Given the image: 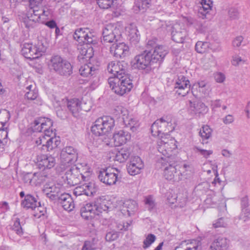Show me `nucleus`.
Segmentation results:
<instances>
[{"mask_svg":"<svg viewBox=\"0 0 250 250\" xmlns=\"http://www.w3.org/2000/svg\"><path fill=\"white\" fill-rule=\"evenodd\" d=\"M144 202L146 208L149 211H151L155 208L156 203L152 195L145 197Z\"/></svg>","mask_w":250,"mask_h":250,"instance_id":"44","label":"nucleus"},{"mask_svg":"<svg viewBox=\"0 0 250 250\" xmlns=\"http://www.w3.org/2000/svg\"><path fill=\"white\" fill-rule=\"evenodd\" d=\"M202 242L199 240H192L190 243L187 244L184 250H201ZM174 250H183L180 247H177Z\"/></svg>","mask_w":250,"mask_h":250,"instance_id":"41","label":"nucleus"},{"mask_svg":"<svg viewBox=\"0 0 250 250\" xmlns=\"http://www.w3.org/2000/svg\"><path fill=\"white\" fill-rule=\"evenodd\" d=\"M104 135H106L111 132L115 126L114 119L109 116H104Z\"/></svg>","mask_w":250,"mask_h":250,"instance_id":"40","label":"nucleus"},{"mask_svg":"<svg viewBox=\"0 0 250 250\" xmlns=\"http://www.w3.org/2000/svg\"><path fill=\"white\" fill-rule=\"evenodd\" d=\"M135 7L140 11L144 10L149 7V0H136L135 2Z\"/></svg>","mask_w":250,"mask_h":250,"instance_id":"50","label":"nucleus"},{"mask_svg":"<svg viewBox=\"0 0 250 250\" xmlns=\"http://www.w3.org/2000/svg\"><path fill=\"white\" fill-rule=\"evenodd\" d=\"M212 130L207 125H203L199 131V135L201 138L202 143L207 144L208 140L212 136Z\"/></svg>","mask_w":250,"mask_h":250,"instance_id":"39","label":"nucleus"},{"mask_svg":"<svg viewBox=\"0 0 250 250\" xmlns=\"http://www.w3.org/2000/svg\"><path fill=\"white\" fill-rule=\"evenodd\" d=\"M156 237L153 234H148L143 241V247L146 249L149 248L156 240Z\"/></svg>","mask_w":250,"mask_h":250,"instance_id":"47","label":"nucleus"},{"mask_svg":"<svg viewBox=\"0 0 250 250\" xmlns=\"http://www.w3.org/2000/svg\"><path fill=\"white\" fill-rule=\"evenodd\" d=\"M52 120L45 117H40L34 121L33 130L36 132H44V135L39 137L36 143L38 146L42 145V149L49 151L56 147L59 144V141L54 136L55 135L52 128Z\"/></svg>","mask_w":250,"mask_h":250,"instance_id":"1","label":"nucleus"},{"mask_svg":"<svg viewBox=\"0 0 250 250\" xmlns=\"http://www.w3.org/2000/svg\"><path fill=\"white\" fill-rule=\"evenodd\" d=\"M116 228L119 230H126L127 229L130 224L127 222L119 221L116 223Z\"/></svg>","mask_w":250,"mask_h":250,"instance_id":"59","label":"nucleus"},{"mask_svg":"<svg viewBox=\"0 0 250 250\" xmlns=\"http://www.w3.org/2000/svg\"><path fill=\"white\" fill-rule=\"evenodd\" d=\"M228 15L231 20H236L239 18V13L237 9L231 7L229 10Z\"/></svg>","mask_w":250,"mask_h":250,"instance_id":"60","label":"nucleus"},{"mask_svg":"<svg viewBox=\"0 0 250 250\" xmlns=\"http://www.w3.org/2000/svg\"><path fill=\"white\" fill-rule=\"evenodd\" d=\"M167 47L163 45H157L151 51L146 53L151 63L162 62L168 53Z\"/></svg>","mask_w":250,"mask_h":250,"instance_id":"14","label":"nucleus"},{"mask_svg":"<svg viewBox=\"0 0 250 250\" xmlns=\"http://www.w3.org/2000/svg\"><path fill=\"white\" fill-rule=\"evenodd\" d=\"M138 205L137 203L133 200H127L123 203L121 210L125 215H127L131 216L135 215L138 211Z\"/></svg>","mask_w":250,"mask_h":250,"instance_id":"25","label":"nucleus"},{"mask_svg":"<svg viewBox=\"0 0 250 250\" xmlns=\"http://www.w3.org/2000/svg\"><path fill=\"white\" fill-rule=\"evenodd\" d=\"M121 178L120 171L116 168L104 169L99 172L98 179L106 185L115 184Z\"/></svg>","mask_w":250,"mask_h":250,"instance_id":"11","label":"nucleus"},{"mask_svg":"<svg viewBox=\"0 0 250 250\" xmlns=\"http://www.w3.org/2000/svg\"><path fill=\"white\" fill-rule=\"evenodd\" d=\"M110 53L117 58H124L129 52V47L124 42L114 43L110 47Z\"/></svg>","mask_w":250,"mask_h":250,"instance_id":"22","label":"nucleus"},{"mask_svg":"<svg viewBox=\"0 0 250 250\" xmlns=\"http://www.w3.org/2000/svg\"><path fill=\"white\" fill-rule=\"evenodd\" d=\"M42 0H29V6L31 12H33L34 10L38 9L39 7L42 6Z\"/></svg>","mask_w":250,"mask_h":250,"instance_id":"56","label":"nucleus"},{"mask_svg":"<svg viewBox=\"0 0 250 250\" xmlns=\"http://www.w3.org/2000/svg\"><path fill=\"white\" fill-rule=\"evenodd\" d=\"M190 82L185 76L180 75L178 76L174 84V90L179 95L185 96L189 91Z\"/></svg>","mask_w":250,"mask_h":250,"instance_id":"16","label":"nucleus"},{"mask_svg":"<svg viewBox=\"0 0 250 250\" xmlns=\"http://www.w3.org/2000/svg\"><path fill=\"white\" fill-rule=\"evenodd\" d=\"M194 150L195 152L199 153L200 155L203 156L206 158H208L209 156L213 153V151L212 150L201 149L198 146H195Z\"/></svg>","mask_w":250,"mask_h":250,"instance_id":"52","label":"nucleus"},{"mask_svg":"<svg viewBox=\"0 0 250 250\" xmlns=\"http://www.w3.org/2000/svg\"><path fill=\"white\" fill-rule=\"evenodd\" d=\"M12 230L20 236H21L23 233L22 229L20 224V219L19 218H15V220L12 227Z\"/></svg>","mask_w":250,"mask_h":250,"instance_id":"48","label":"nucleus"},{"mask_svg":"<svg viewBox=\"0 0 250 250\" xmlns=\"http://www.w3.org/2000/svg\"><path fill=\"white\" fill-rule=\"evenodd\" d=\"M240 206L241 208H249V198L248 195H241L240 197Z\"/></svg>","mask_w":250,"mask_h":250,"instance_id":"58","label":"nucleus"},{"mask_svg":"<svg viewBox=\"0 0 250 250\" xmlns=\"http://www.w3.org/2000/svg\"><path fill=\"white\" fill-rule=\"evenodd\" d=\"M33 14L35 15L40 22H45L53 16L54 10L48 5L41 6L38 9L34 10Z\"/></svg>","mask_w":250,"mask_h":250,"instance_id":"19","label":"nucleus"},{"mask_svg":"<svg viewBox=\"0 0 250 250\" xmlns=\"http://www.w3.org/2000/svg\"><path fill=\"white\" fill-rule=\"evenodd\" d=\"M166 196L167 202L171 204H173L177 202V198H180L179 197L176 196V195L172 193L171 191H168L167 193Z\"/></svg>","mask_w":250,"mask_h":250,"instance_id":"63","label":"nucleus"},{"mask_svg":"<svg viewBox=\"0 0 250 250\" xmlns=\"http://www.w3.org/2000/svg\"><path fill=\"white\" fill-rule=\"evenodd\" d=\"M58 200L65 210L69 212L74 208L75 205L73 200L69 194L65 193L61 194Z\"/></svg>","mask_w":250,"mask_h":250,"instance_id":"29","label":"nucleus"},{"mask_svg":"<svg viewBox=\"0 0 250 250\" xmlns=\"http://www.w3.org/2000/svg\"><path fill=\"white\" fill-rule=\"evenodd\" d=\"M107 71L109 73L113 75L114 77L118 76L122 74L124 75L125 74V68L123 66L122 62L112 61L108 63Z\"/></svg>","mask_w":250,"mask_h":250,"instance_id":"30","label":"nucleus"},{"mask_svg":"<svg viewBox=\"0 0 250 250\" xmlns=\"http://www.w3.org/2000/svg\"><path fill=\"white\" fill-rule=\"evenodd\" d=\"M110 87L116 94L122 96L129 92L132 88V81L126 74L110 77L108 79Z\"/></svg>","mask_w":250,"mask_h":250,"instance_id":"4","label":"nucleus"},{"mask_svg":"<svg viewBox=\"0 0 250 250\" xmlns=\"http://www.w3.org/2000/svg\"><path fill=\"white\" fill-rule=\"evenodd\" d=\"M49 66L61 75L69 76L72 73V67L70 63L59 56L52 57Z\"/></svg>","mask_w":250,"mask_h":250,"instance_id":"10","label":"nucleus"},{"mask_svg":"<svg viewBox=\"0 0 250 250\" xmlns=\"http://www.w3.org/2000/svg\"><path fill=\"white\" fill-rule=\"evenodd\" d=\"M144 167V163L140 157L135 156L127 166V169L129 174L135 175L140 173Z\"/></svg>","mask_w":250,"mask_h":250,"instance_id":"24","label":"nucleus"},{"mask_svg":"<svg viewBox=\"0 0 250 250\" xmlns=\"http://www.w3.org/2000/svg\"><path fill=\"white\" fill-rule=\"evenodd\" d=\"M222 201V199H221L220 195H217L213 191H210V193L208 194L205 203L208 207L214 208L220 205Z\"/></svg>","mask_w":250,"mask_h":250,"instance_id":"34","label":"nucleus"},{"mask_svg":"<svg viewBox=\"0 0 250 250\" xmlns=\"http://www.w3.org/2000/svg\"><path fill=\"white\" fill-rule=\"evenodd\" d=\"M88 86L86 87L88 91L95 90L99 85V78L95 75L92 76L89 81Z\"/></svg>","mask_w":250,"mask_h":250,"instance_id":"45","label":"nucleus"},{"mask_svg":"<svg viewBox=\"0 0 250 250\" xmlns=\"http://www.w3.org/2000/svg\"><path fill=\"white\" fill-rule=\"evenodd\" d=\"M40 203L37 202L35 197L30 194H27L25 196L24 200L21 202V205L25 208L33 209L38 207Z\"/></svg>","mask_w":250,"mask_h":250,"instance_id":"36","label":"nucleus"},{"mask_svg":"<svg viewBox=\"0 0 250 250\" xmlns=\"http://www.w3.org/2000/svg\"><path fill=\"white\" fill-rule=\"evenodd\" d=\"M188 34L186 30L185 29H180L178 30V25H175L171 32L172 40L177 43H183Z\"/></svg>","mask_w":250,"mask_h":250,"instance_id":"32","label":"nucleus"},{"mask_svg":"<svg viewBox=\"0 0 250 250\" xmlns=\"http://www.w3.org/2000/svg\"><path fill=\"white\" fill-rule=\"evenodd\" d=\"M43 47L39 48L36 45L30 43H25L23 44L21 52L22 55L26 58L33 60L38 58L44 52Z\"/></svg>","mask_w":250,"mask_h":250,"instance_id":"13","label":"nucleus"},{"mask_svg":"<svg viewBox=\"0 0 250 250\" xmlns=\"http://www.w3.org/2000/svg\"><path fill=\"white\" fill-rule=\"evenodd\" d=\"M177 157H171L170 159H159L157 165L164 171V175L168 180L179 181L188 174L187 172L191 171V167L189 165L184 164L180 166Z\"/></svg>","mask_w":250,"mask_h":250,"instance_id":"2","label":"nucleus"},{"mask_svg":"<svg viewBox=\"0 0 250 250\" xmlns=\"http://www.w3.org/2000/svg\"><path fill=\"white\" fill-rule=\"evenodd\" d=\"M201 6H199V13L202 15V18L204 19L206 14L209 11L212 6L211 0H199Z\"/></svg>","mask_w":250,"mask_h":250,"instance_id":"37","label":"nucleus"},{"mask_svg":"<svg viewBox=\"0 0 250 250\" xmlns=\"http://www.w3.org/2000/svg\"><path fill=\"white\" fill-rule=\"evenodd\" d=\"M89 172V168L86 165L77 164L73 166L68 172H65V175L63 176L62 178L65 183L69 186H72L77 184L80 178L85 180Z\"/></svg>","mask_w":250,"mask_h":250,"instance_id":"5","label":"nucleus"},{"mask_svg":"<svg viewBox=\"0 0 250 250\" xmlns=\"http://www.w3.org/2000/svg\"><path fill=\"white\" fill-rule=\"evenodd\" d=\"M239 218L245 222L250 220V209L249 208H241Z\"/></svg>","mask_w":250,"mask_h":250,"instance_id":"51","label":"nucleus"},{"mask_svg":"<svg viewBox=\"0 0 250 250\" xmlns=\"http://www.w3.org/2000/svg\"><path fill=\"white\" fill-rule=\"evenodd\" d=\"M229 240L222 236H217L212 241L208 250H227Z\"/></svg>","mask_w":250,"mask_h":250,"instance_id":"26","label":"nucleus"},{"mask_svg":"<svg viewBox=\"0 0 250 250\" xmlns=\"http://www.w3.org/2000/svg\"><path fill=\"white\" fill-rule=\"evenodd\" d=\"M25 97L29 100H39V99L38 98V92L37 90L35 88L33 90H30L29 91H27L25 94Z\"/></svg>","mask_w":250,"mask_h":250,"instance_id":"54","label":"nucleus"},{"mask_svg":"<svg viewBox=\"0 0 250 250\" xmlns=\"http://www.w3.org/2000/svg\"><path fill=\"white\" fill-rule=\"evenodd\" d=\"M212 225L214 228H225L228 225V219L221 217L215 220Z\"/></svg>","mask_w":250,"mask_h":250,"instance_id":"49","label":"nucleus"},{"mask_svg":"<svg viewBox=\"0 0 250 250\" xmlns=\"http://www.w3.org/2000/svg\"><path fill=\"white\" fill-rule=\"evenodd\" d=\"M99 6L102 9H108L112 5L114 0H96Z\"/></svg>","mask_w":250,"mask_h":250,"instance_id":"53","label":"nucleus"},{"mask_svg":"<svg viewBox=\"0 0 250 250\" xmlns=\"http://www.w3.org/2000/svg\"><path fill=\"white\" fill-rule=\"evenodd\" d=\"M94 36L89 33V29L87 28H79L76 30L73 38L80 44H90L94 42Z\"/></svg>","mask_w":250,"mask_h":250,"instance_id":"18","label":"nucleus"},{"mask_svg":"<svg viewBox=\"0 0 250 250\" xmlns=\"http://www.w3.org/2000/svg\"><path fill=\"white\" fill-rule=\"evenodd\" d=\"M123 29L121 23H110L106 24L103 29V37L104 42H113L119 40Z\"/></svg>","mask_w":250,"mask_h":250,"instance_id":"9","label":"nucleus"},{"mask_svg":"<svg viewBox=\"0 0 250 250\" xmlns=\"http://www.w3.org/2000/svg\"><path fill=\"white\" fill-rule=\"evenodd\" d=\"M80 55L78 58L80 59L88 60L90 59L93 56V48L89 47L87 48L85 46H82L80 48Z\"/></svg>","mask_w":250,"mask_h":250,"instance_id":"42","label":"nucleus"},{"mask_svg":"<svg viewBox=\"0 0 250 250\" xmlns=\"http://www.w3.org/2000/svg\"><path fill=\"white\" fill-rule=\"evenodd\" d=\"M151 63L149 57L146 53H143L136 56L131 61L132 67L138 69H145Z\"/></svg>","mask_w":250,"mask_h":250,"instance_id":"21","label":"nucleus"},{"mask_svg":"<svg viewBox=\"0 0 250 250\" xmlns=\"http://www.w3.org/2000/svg\"><path fill=\"white\" fill-rule=\"evenodd\" d=\"M38 168L42 171L50 170L53 168L56 164L55 157L51 155H38L35 160Z\"/></svg>","mask_w":250,"mask_h":250,"instance_id":"12","label":"nucleus"},{"mask_svg":"<svg viewBox=\"0 0 250 250\" xmlns=\"http://www.w3.org/2000/svg\"><path fill=\"white\" fill-rule=\"evenodd\" d=\"M104 116L97 119L91 127V131L93 134L97 136L104 135Z\"/></svg>","mask_w":250,"mask_h":250,"instance_id":"33","label":"nucleus"},{"mask_svg":"<svg viewBox=\"0 0 250 250\" xmlns=\"http://www.w3.org/2000/svg\"><path fill=\"white\" fill-rule=\"evenodd\" d=\"M40 22L33 12L22 18V22L26 28L31 29L37 26L38 22Z\"/></svg>","mask_w":250,"mask_h":250,"instance_id":"35","label":"nucleus"},{"mask_svg":"<svg viewBox=\"0 0 250 250\" xmlns=\"http://www.w3.org/2000/svg\"><path fill=\"white\" fill-rule=\"evenodd\" d=\"M96 248L93 240L85 241L82 248V250H92Z\"/></svg>","mask_w":250,"mask_h":250,"instance_id":"64","label":"nucleus"},{"mask_svg":"<svg viewBox=\"0 0 250 250\" xmlns=\"http://www.w3.org/2000/svg\"><path fill=\"white\" fill-rule=\"evenodd\" d=\"M123 122L126 126L130 127V130L133 131H136L139 126L138 121L132 117L123 118Z\"/></svg>","mask_w":250,"mask_h":250,"instance_id":"43","label":"nucleus"},{"mask_svg":"<svg viewBox=\"0 0 250 250\" xmlns=\"http://www.w3.org/2000/svg\"><path fill=\"white\" fill-rule=\"evenodd\" d=\"M126 31L131 42L135 44L139 42L140 36L135 24L131 23L128 25L126 27Z\"/></svg>","mask_w":250,"mask_h":250,"instance_id":"31","label":"nucleus"},{"mask_svg":"<svg viewBox=\"0 0 250 250\" xmlns=\"http://www.w3.org/2000/svg\"><path fill=\"white\" fill-rule=\"evenodd\" d=\"M189 104L188 111L191 115L196 117L203 116L208 111V107L201 101H189Z\"/></svg>","mask_w":250,"mask_h":250,"instance_id":"17","label":"nucleus"},{"mask_svg":"<svg viewBox=\"0 0 250 250\" xmlns=\"http://www.w3.org/2000/svg\"><path fill=\"white\" fill-rule=\"evenodd\" d=\"M212 171L214 173L215 178L214 180L211 182V185L213 186H216L217 184L220 185L222 183V181L219 177V174L217 171V166H213L212 168Z\"/></svg>","mask_w":250,"mask_h":250,"instance_id":"55","label":"nucleus"},{"mask_svg":"<svg viewBox=\"0 0 250 250\" xmlns=\"http://www.w3.org/2000/svg\"><path fill=\"white\" fill-rule=\"evenodd\" d=\"M175 125L167 117L158 119L152 125L151 127L152 135L159 138L170 136L169 133L174 130Z\"/></svg>","mask_w":250,"mask_h":250,"instance_id":"6","label":"nucleus"},{"mask_svg":"<svg viewBox=\"0 0 250 250\" xmlns=\"http://www.w3.org/2000/svg\"><path fill=\"white\" fill-rule=\"evenodd\" d=\"M84 189V194L86 196H91L96 193V189L92 183L85 184L83 185Z\"/></svg>","mask_w":250,"mask_h":250,"instance_id":"46","label":"nucleus"},{"mask_svg":"<svg viewBox=\"0 0 250 250\" xmlns=\"http://www.w3.org/2000/svg\"><path fill=\"white\" fill-rule=\"evenodd\" d=\"M130 154V152L128 148L124 147L120 149H115L110 153V158L115 161L124 163L127 160Z\"/></svg>","mask_w":250,"mask_h":250,"instance_id":"23","label":"nucleus"},{"mask_svg":"<svg viewBox=\"0 0 250 250\" xmlns=\"http://www.w3.org/2000/svg\"><path fill=\"white\" fill-rule=\"evenodd\" d=\"M210 87L207 82L205 80L199 81L192 84L191 91L194 96H206L209 94Z\"/></svg>","mask_w":250,"mask_h":250,"instance_id":"20","label":"nucleus"},{"mask_svg":"<svg viewBox=\"0 0 250 250\" xmlns=\"http://www.w3.org/2000/svg\"><path fill=\"white\" fill-rule=\"evenodd\" d=\"M175 140L170 136L159 138L157 141L158 151L164 156L160 159H170L171 157H177V145Z\"/></svg>","mask_w":250,"mask_h":250,"instance_id":"7","label":"nucleus"},{"mask_svg":"<svg viewBox=\"0 0 250 250\" xmlns=\"http://www.w3.org/2000/svg\"><path fill=\"white\" fill-rule=\"evenodd\" d=\"M78 158L76 149L71 146L63 148L60 153L59 165L56 168L57 172L64 176L65 172H68L75 165Z\"/></svg>","mask_w":250,"mask_h":250,"instance_id":"3","label":"nucleus"},{"mask_svg":"<svg viewBox=\"0 0 250 250\" xmlns=\"http://www.w3.org/2000/svg\"><path fill=\"white\" fill-rule=\"evenodd\" d=\"M67 104V107L69 111L74 116H77L78 113L81 111L83 110L86 112L90 110L89 107H85V103L83 104L81 100L78 98H73L69 100L62 99L60 101L56 97L52 100V104L55 108H62L63 104Z\"/></svg>","mask_w":250,"mask_h":250,"instance_id":"8","label":"nucleus"},{"mask_svg":"<svg viewBox=\"0 0 250 250\" xmlns=\"http://www.w3.org/2000/svg\"><path fill=\"white\" fill-rule=\"evenodd\" d=\"M131 139L130 134L127 131L123 130L116 131L114 133L112 140L115 146L125 144Z\"/></svg>","mask_w":250,"mask_h":250,"instance_id":"28","label":"nucleus"},{"mask_svg":"<svg viewBox=\"0 0 250 250\" xmlns=\"http://www.w3.org/2000/svg\"><path fill=\"white\" fill-rule=\"evenodd\" d=\"M101 212L95 203H86L81 208V216L85 220H90L96 217Z\"/></svg>","mask_w":250,"mask_h":250,"instance_id":"15","label":"nucleus"},{"mask_svg":"<svg viewBox=\"0 0 250 250\" xmlns=\"http://www.w3.org/2000/svg\"><path fill=\"white\" fill-rule=\"evenodd\" d=\"M207 46V43L206 42H203L200 41L198 42L195 46V50L199 53H203L205 51Z\"/></svg>","mask_w":250,"mask_h":250,"instance_id":"61","label":"nucleus"},{"mask_svg":"<svg viewBox=\"0 0 250 250\" xmlns=\"http://www.w3.org/2000/svg\"><path fill=\"white\" fill-rule=\"evenodd\" d=\"M79 72L81 75L83 77H88L89 75L93 76L97 73V70L93 67L91 63H89L81 66L79 69Z\"/></svg>","mask_w":250,"mask_h":250,"instance_id":"38","label":"nucleus"},{"mask_svg":"<svg viewBox=\"0 0 250 250\" xmlns=\"http://www.w3.org/2000/svg\"><path fill=\"white\" fill-rule=\"evenodd\" d=\"M43 192L51 200H56L60 196L61 189L55 185L48 184L44 185Z\"/></svg>","mask_w":250,"mask_h":250,"instance_id":"27","label":"nucleus"},{"mask_svg":"<svg viewBox=\"0 0 250 250\" xmlns=\"http://www.w3.org/2000/svg\"><path fill=\"white\" fill-rule=\"evenodd\" d=\"M176 196H178L180 197L177 198V201H178L179 205L180 207H183L184 206H185L187 201V194L186 193L185 194H179L178 195H176Z\"/></svg>","mask_w":250,"mask_h":250,"instance_id":"62","label":"nucleus"},{"mask_svg":"<svg viewBox=\"0 0 250 250\" xmlns=\"http://www.w3.org/2000/svg\"><path fill=\"white\" fill-rule=\"evenodd\" d=\"M246 60L242 58L238 55H235L232 56L231 63L234 66H238L239 65L245 63Z\"/></svg>","mask_w":250,"mask_h":250,"instance_id":"57","label":"nucleus"}]
</instances>
